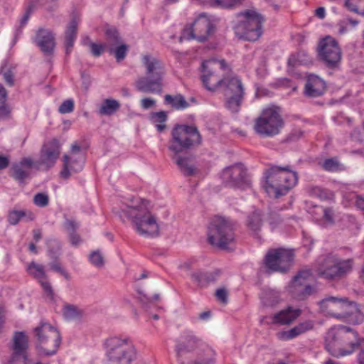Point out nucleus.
I'll return each instance as SVG.
<instances>
[{
    "mask_svg": "<svg viewBox=\"0 0 364 364\" xmlns=\"http://www.w3.org/2000/svg\"><path fill=\"white\" fill-rule=\"evenodd\" d=\"M148 201L139 199V204L129 205L122 210L120 217L130 219L135 231L145 237H154L159 235V225L148 208Z\"/></svg>",
    "mask_w": 364,
    "mask_h": 364,
    "instance_id": "1",
    "label": "nucleus"
},
{
    "mask_svg": "<svg viewBox=\"0 0 364 364\" xmlns=\"http://www.w3.org/2000/svg\"><path fill=\"white\" fill-rule=\"evenodd\" d=\"M141 63L145 68L146 77H140L135 82L137 90L145 93L161 94L163 90V78L165 75L164 63L151 55H144Z\"/></svg>",
    "mask_w": 364,
    "mask_h": 364,
    "instance_id": "2",
    "label": "nucleus"
},
{
    "mask_svg": "<svg viewBox=\"0 0 364 364\" xmlns=\"http://www.w3.org/2000/svg\"><path fill=\"white\" fill-rule=\"evenodd\" d=\"M318 304L323 313L338 319L353 324H360L364 321V314L357 304L348 301L346 297H326L319 301Z\"/></svg>",
    "mask_w": 364,
    "mask_h": 364,
    "instance_id": "3",
    "label": "nucleus"
},
{
    "mask_svg": "<svg viewBox=\"0 0 364 364\" xmlns=\"http://www.w3.org/2000/svg\"><path fill=\"white\" fill-rule=\"evenodd\" d=\"M325 341L326 348L335 357L351 354L360 344L358 333L342 325L331 328L327 332Z\"/></svg>",
    "mask_w": 364,
    "mask_h": 364,
    "instance_id": "4",
    "label": "nucleus"
},
{
    "mask_svg": "<svg viewBox=\"0 0 364 364\" xmlns=\"http://www.w3.org/2000/svg\"><path fill=\"white\" fill-rule=\"evenodd\" d=\"M264 188L274 198L285 196L297 183L298 176L289 166H271L264 173Z\"/></svg>",
    "mask_w": 364,
    "mask_h": 364,
    "instance_id": "5",
    "label": "nucleus"
},
{
    "mask_svg": "<svg viewBox=\"0 0 364 364\" xmlns=\"http://www.w3.org/2000/svg\"><path fill=\"white\" fill-rule=\"evenodd\" d=\"M104 346L109 364H132L136 358V349L129 337H110Z\"/></svg>",
    "mask_w": 364,
    "mask_h": 364,
    "instance_id": "6",
    "label": "nucleus"
},
{
    "mask_svg": "<svg viewBox=\"0 0 364 364\" xmlns=\"http://www.w3.org/2000/svg\"><path fill=\"white\" fill-rule=\"evenodd\" d=\"M236 223L229 218L215 216L208 228V240L210 245L223 250L228 248L235 239Z\"/></svg>",
    "mask_w": 364,
    "mask_h": 364,
    "instance_id": "7",
    "label": "nucleus"
},
{
    "mask_svg": "<svg viewBox=\"0 0 364 364\" xmlns=\"http://www.w3.org/2000/svg\"><path fill=\"white\" fill-rule=\"evenodd\" d=\"M201 142L202 136L196 126L176 124L171 131L168 148L173 154H178L200 145Z\"/></svg>",
    "mask_w": 364,
    "mask_h": 364,
    "instance_id": "8",
    "label": "nucleus"
},
{
    "mask_svg": "<svg viewBox=\"0 0 364 364\" xmlns=\"http://www.w3.org/2000/svg\"><path fill=\"white\" fill-rule=\"evenodd\" d=\"M230 71L229 65L223 59L205 60L201 64L200 80L208 90L215 92L223 87L226 74Z\"/></svg>",
    "mask_w": 364,
    "mask_h": 364,
    "instance_id": "9",
    "label": "nucleus"
},
{
    "mask_svg": "<svg viewBox=\"0 0 364 364\" xmlns=\"http://www.w3.org/2000/svg\"><path fill=\"white\" fill-rule=\"evenodd\" d=\"M242 19L234 26L237 36L248 41H255L262 35L263 17L255 11L247 10L238 14Z\"/></svg>",
    "mask_w": 364,
    "mask_h": 364,
    "instance_id": "10",
    "label": "nucleus"
},
{
    "mask_svg": "<svg viewBox=\"0 0 364 364\" xmlns=\"http://www.w3.org/2000/svg\"><path fill=\"white\" fill-rule=\"evenodd\" d=\"M283 126L284 120L279 109L270 107L263 109L260 116L256 119L254 129L262 136L272 137L280 132Z\"/></svg>",
    "mask_w": 364,
    "mask_h": 364,
    "instance_id": "11",
    "label": "nucleus"
},
{
    "mask_svg": "<svg viewBox=\"0 0 364 364\" xmlns=\"http://www.w3.org/2000/svg\"><path fill=\"white\" fill-rule=\"evenodd\" d=\"M353 266V260L351 259L342 260L328 255L318 262L316 272L325 279H338L350 273Z\"/></svg>",
    "mask_w": 364,
    "mask_h": 364,
    "instance_id": "12",
    "label": "nucleus"
},
{
    "mask_svg": "<svg viewBox=\"0 0 364 364\" xmlns=\"http://www.w3.org/2000/svg\"><path fill=\"white\" fill-rule=\"evenodd\" d=\"M222 90L225 98V107L230 112H238L245 95L241 79L235 75H226Z\"/></svg>",
    "mask_w": 364,
    "mask_h": 364,
    "instance_id": "13",
    "label": "nucleus"
},
{
    "mask_svg": "<svg viewBox=\"0 0 364 364\" xmlns=\"http://www.w3.org/2000/svg\"><path fill=\"white\" fill-rule=\"evenodd\" d=\"M34 331L38 339L37 348L46 355L55 354L61 342L59 331L48 323H41Z\"/></svg>",
    "mask_w": 364,
    "mask_h": 364,
    "instance_id": "14",
    "label": "nucleus"
},
{
    "mask_svg": "<svg viewBox=\"0 0 364 364\" xmlns=\"http://www.w3.org/2000/svg\"><path fill=\"white\" fill-rule=\"evenodd\" d=\"M216 22V19L212 16L200 14L189 28L183 29L181 39H196L199 42H203L214 33Z\"/></svg>",
    "mask_w": 364,
    "mask_h": 364,
    "instance_id": "15",
    "label": "nucleus"
},
{
    "mask_svg": "<svg viewBox=\"0 0 364 364\" xmlns=\"http://www.w3.org/2000/svg\"><path fill=\"white\" fill-rule=\"evenodd\" d=\"M9 349L11 353L8 364H31L28 338L25 332H14Z\"/></svg>",
    "mask_w": 364,
    "mask_h": 364,
    "instance_id": "16",
    "label": "nucleus"
},
{
    "mask_svg": "<svg viewBox=\"0 0 364 364\" xmlns=\"http://www.w3.org/2000/svg\"><path fill=\"white\" fill-rule=\"evenodd\" d=\"M312 275L309 269L301 270L294 277L288 286V291L298 300H304L315 294V287L309 284Z\"/></svg>",
    "mask_w": 364,
    "mask_h": 364,
    "instance_id": "17",
    "label": "nucleus"
},
{
    "mask_svg": "<svg viewBox=\"0 0 364 364\" xmlns=\"http://www.w3.org/2000/svg\"><path fill=\"white\" fill-rule=\"evenodd\" d=\"M223 183L228 187L244 189L250 186L247 170L241 164L224 168L221 173Z\"/></svg>",
    "mask_w": 364,
    "mask_h": 364,
    "instance_id": "18",
    "label": "nucleus"
},
{
    "mask_svg": "<svg viewBox=\"0 0 364 364\" xmlns=\"http://www.w3.org/2000/svg\"><path fill=\"white\" fill-rule=\"evenodd\" d=\"M293 259L294 254L291 251L279 248L268 252L265 264L272 271L285 272L289 269Z\"/></svg>",
    "mask_w": 364,
    "mask_h": 364,
    "instance_id": "19",
    "label": "nucleus"
},
{
    "mask_svg": "<svg viewBox=\"0 0 364 364\" xmlns=\"http://www.w3.org/2000/svg\"><path fill=\"white\" fill-rule=\"evenodd\" d=\"M60 144L57 139L45 143L41 149L39 159L35 161V167L47 171L54 166L60 156Z\"/></svg>",
    "mask_w": 364,
    "mask_h": 364,
    "instance_id": "20",
    "label": "nucleus"
},
{
    "mask_svg": "<svg viewBox=\"0 0 364 364\" xmlns=\"http://www.w3.org/2000/svg\"><path fill=\"white\" fill-rule=\"evenodd\" d=\"M318 54L325 65L331 68L337 67L341 59V51L338 43L330 36L320 42Z\"/></svg>",
    "mask_w": 364,
    "mask_h": 364,
    "instance_id": "21",
    "label": "nucleus"
},
{
    "mask_svg": "<svg viewBox=\"0 0 364 364\" xmlns=\"http://www.w3.org/2000/svg\"><path fill=\"white\" fill-rule=\"evenodd\" d=\"M202 340L191 330L183 331L176 341V352L178 357L193 352L201 346Z\"/></svg>",
    "mask_w": 364,
    "mask_h": 364,
    "instance_id": "22",
    "label": "nucleus"
},
{
    "mask_svg": "<svg viewBox=\"0 0 364 364\" xmlns=\"http://www.w3.org/2000/svg\"><path fill=\"white\" fill-rule=\"evenodd\" d=\"M33 41L44 55L53 54L55 47V38L52 31L43 28H39L36 31Z\"/></svg>",
    "mask_w": 364,
    "mask_h": 364,
    "instance_id": "23",
    "label": "nucleus"
},
{
    "mask_svg": "<svg viewBox=\"0 0 364 364\" xmlns=\"http://www.w3.org/2000/svg\"><path fill=\"white\" fill-rule=\"evenodd\" d=\"M35 166V161L30 157H24L11 167V177L20 183L31 178V168Z\"/></svg>",
    "mask_w": 364,
    "mask_h": 364,
    "instance_id": "24",
    "label": "nucleus"
},
{
    "mask_svg": "<svg viewBox=\"0 0 364 364\" xmlns=\"http://www.w3.org/2000/svg\"><path fill=\"white\" fill-rule=\"evenodd\" d=\"M85 163V157L83 154L78 156H63V168L60 171V176L63 178H68L71 174L77 173L82 170Z\"/></svg>",
    "mask_w": 364,
    "mask_h": 364,
    "instance_id": "25",
    "label": "nucleus"
},
{
    "mask_svg": "<svg viewBox=\"0 0 364 364\" xmlns=\"http://www.w3.org/2000/svg\"><path fill=\"white\" fill-rule=\"evenodd\" d=\"M301 314L300 309L287 306V308L274 314L272 317V323L285 326L290 325Z\"/></svg>",
    "mask_w": 364,
    "mask_h": 364,
    "instance_id": "26",
    "label": "nucleus"
},
{
    "mask_svg": "<svg viewBox=\"0 0 364 364\" xmlns=\"http://www.w3.org/2000/svg\"><path fill=\"white\" fill-rule=\"evenodd\" d=\"M314 322L311 320L304 321L299 323L294 328L288 330L279 332L277 337L280 340L288 341L293 339L311 329L314 328Z\"/></svg>",
    "mask_w": 364,
    "mask_h": 364,
    "instance_id": "27",
    "label": "nucleus"
},
{
    "mask_svg": "<svg viewBox=\"0 0 364 364\" xmlns=\"http://www.w3.org/2000/svg\"><path fill=\"white\" fill-rule=\"evenodd\" d=\"M326 90L325 82L314 75H310L305 85V95L311 97H316L323 95Z\"/></svg>",
    "mask_w": 364,
    "mask_h": 364,
    "instance_id": "28",
    "label": "nucleus"
},
{
    "mask_svg": "<svg viewBox=\"0 0 364 364\" xmlns=\"http://www.w3.org/2000/svg\"><path fill=\"white\" fill-rule=\"evenodd\" d=\"M172 159L177 164L181 172L185 176H191L196 173V169L191 157L181 156L178 154H174L172 156Z\"/></svg>",
    "mask_w": 364,
    "mask_h": 364,
    "instance_id": "29",
    "label": "nucleus"
},
{
    "mask_svg": "<svg viewBox=\"0 0 364 364\" xmlns=\"http://www.w3.org/2000/svg\"><path fill=\"white\" fill-rule=\"evenodd\" d=\"M35 219V215L28 210H11L8 213L7 220L11 225H17L21 220L30 222Z\"/></svg>",
    "mask_w": 364,
    "mask_h": 364,
    "instance_id": "30",
    "label": "nucleus"
},
{
    "mask_svg": "<svg viewBox=\"0 0 364 364\" xmlns=\"http://www.w3.org/2000/svg\"><path fill=\"white\" fill-rule=\"evenodd\" d=\"M78 22L75 18L72 19L65 31V53L69 55L72 51L76 38Z\"/></svg>",
    "mask_w": 364,
    "mask_h": 364,
    "instance_id": "31",
    "label": "nucleus"
},
{
    "mask_svg": "<svg viewBox=\"0 0 364 364\" xmlns=\"http://www.w3.org/2000/svg\"><path fill=\"white\" fill-rule=\"evenodd\" d=\"M120 108V103L117 100L105 99L101 103L98 113L102 116H111Z\"/></svg>",
    "mask_w": 364,
    "mask_h": 364,
    "instance_id": "32",
    "label": "nucleus"
},
{
    "mask_svg": "<svg viewBox=\"0 0 364 364\" xmlns=\"http://www.w3.org/2000/svg\"><path fill=\"white\" fill-rule=\"evenodd\" d=\"M164 103L171 105L173 108L177 110L185 109L190 105L181 94L176 95H166L164 96Z\"/></svg>",
    "mask_w": 364,
    "mask_h": 364,
    "instance_id": "33",
    "label": "nucleus"
},
{
    "mask_svg": "<svg viewBox=\"0 0 364 364\" xmlns=\"http://www.w3.org/2000/svg\"><path fill=\"white\" fill-rule=\"evenodd\" d=\"M309 193L310 196L318 198L321 200H333L334 199V194L332 191L318 186L309 188Z\"/></svg>",
    "mask_w": 364,
    "mask_h": 364,
    "instance_id": "34",
    "label": "nucleus"
},
{
    "mask_svg": "<svg viewBox=\"0 0 364 364\" xmlns=\"http://www.w3.org/2000/svg\"><path fill=\"white\" fill-rule=\"evenodd\" d=\"M207 5L213 8L231 9L242 4V0H208Z\"/></svg>",
    "mask_w": 364,
    "mask_h": 364,
    "instance_id": "35",
    "label": "nucleus"
},
{
    "mask_svg": "<svg viewBox=\"0 0 364 364\" xmlns=\"http://www.w3.org/2000/svg\"><path fill=\"white\" fill-rule=\"evenodd\" d=\"M27 272L38 281L47 279L45 268L42 264L34 262H31L27 267Z\"/></svg>",
    "mask_w": 364,
    "mask_h": 364,
    "instance_id": "36",
    "label": "nucleus"
},
{
    "mask_svg": "<svg viewBox=\"0 0 364 364\" xmlns=\"http://www.w3.org/2000/svg\"><path fill=\"white\" fill-rule=\"evenodd\" d=\"M191 278L194 282H197L198 285L202 287L206 286L210 282L215 280L214 275L209 272H197L191 274Z\"/></svg>",
    "mask_w": 364,
    "mask_h": 364,
    "instance_id": "37",
    "label": "nucleus"
},
{
    "mask_svg": "<svg viewBox=\"0 0 364 364\" xmlns=\"http://www.w3.org/2000/svg\"><path fill=\"white\" fill-rule=\"evenodd\" d=\"M105 36L107 40L106 46L109 48L117 46L120 43V37L117 30L115 28L109 27L105 30Z\"/></svg>",
    "mask_w": 364,
    "mask_h": 364,
    "instance_id": "38",
    "label": "nucleus"
},
{
    "mask_svg": "<svg viewBox=\"0 0 364 364\" xmlns=\"http://www.w3.org/2000/svg\"><path fill=\"white\" fill-rule=\"evenodd\" d=\"M280 301V296L278 291L269 290L265 293L263 297V304L267 306H274Z\"/></svg>",
    "mask_w": 364,
    "mask_h": 364,
    "instance_id": "39",
    "label": "nucleus"
},
{
    "mask_svg": "<svg viewBox=\"0 0 364 364\" xmlns=\"http://www.w3.org/2000/svg\"><path fill=\"white\" fill-rule=\"evenodd\" d=\"M108 50L110 54H114L117 61L119 62L125 58L128 46L125 44H118L116 48H114V46L109 48Z\"/></svg>",
    "mask_w": 364,
    "mask_h": 364,
    "instance_id": "40",
    "label": "nucleus"
},
{
    "mask_svg": "<svg viewBox=\"0 0 364 364\" xmlns=\"http://www.w3.org/2000/svg\"><path fill=\"white\" fill-rule=\"evenodd\" d=\"M247 225L253 231L259 230L262 225L261 215L258 211L253 212L248 216Z\"/></svg>",
    "mask_w": 364,
    "mask_h": 364,
    "instance_id": "41",
    "label": "nucleus"
},
{
    "mask_svg": "<svg viewBox=\"0 0 364 364\" xmlns=\"http://www.w3.org/2000/svg\"><path fill=\"white\" fill-rule=\"evenodd\" d=\"M306 53L304 51H299L296 54H293L289 57L288 64L289 65L294 67L300 64L306 63L308 62V60L306 59Z\"/></svg>",
    "mask_w": 364,
    "mask_h": 364,
    "instance_id": "42",
    "label": "nucleus"
},
{
    "mask_svg": "<svg viewBox=\"0 0 364 364\" xmlns=\"http://www.w3.org/2000/svg\"><path fill=\"white\" fill-rule=\"evenodd\" d=\"M63 314L67 319H74L80 316V311L77 307L71 304H66L63 309Z\"/></svg>",
    "mask_w": 364,
    "mask_h": 364,
    "instance_id": "43",
    "label": "nucleus"
},
{
    "mask_svg": "<svg viewBox=\"0 0 364 364\" xmlns=\"http://www.w3.org/2000/svg\"><path fill=\"white\" fill-rule=\"evenodd\" d=\"M87 42H89L91 48V53L94 56L98 57L101 55L104 52L105 48L106 46L105 45L97 44L92 42H90V38L88 37H86L83 39V43L85 44L87 43Z\"/></svg>",
    "mask_w": 364,
    "mask_h": 364,
    "instance_id": "44",
    "label": "nucleus"
},
{
    "mask_svg": "<svg viewBox=\"0 0 364 364\" xmlns=\"http://www.w3.org/2000/svg\"><path fill=\"white\" fill-rule=\"evenodd\" d=\"M90 261L97 267H102L104 265V258L99 250L94 251L90 254Z\"/></svg>",
    "mask_w": 364,
    "mask_h": 364,
    "instance_id": "45",
    "label": "nucleus"
},
{
    "mask_svg": "<svg viewBox=\"0 0 364 364\" xmlns=\"http://www.w3.org/2000/svg\"><path fill=\"white\" fill-rule=\"evenodd\" d=\"M49 198L47 194L38 193L33 198V203L38 207H46L48 205Z\"/></svg>",
    "mask_w": 364,
    "mask_h": 364,
    "instance_id": "46",
    "label": "nucleus"
},
{
    "mask_svg": "<svg viewBox=\"0 0 364 364\" xmlns=\"http://www.w3.org/2000/svg\"><path fill=\"white\" fill-rule=\"evenodd\" d=\"M360 0H346L345 6L350 11L360 14Z\"/></svg>",
    "mask_w": 364,
    "mask_h": 364,
    "instance_id": "47",
    "label": "nucleus"
},
{
    "mask_svg": "<svg viewBox=\"0 0 364 364\" xmlns=\"http://www.w3.org/2000/svg\"><path fill=\"white\" fill-rule=\"evenodd\" d=\"M74 109V102L73 100L64 101L59 107L58 111L61 114L70 113Z\"/></svg>",
    "mask_w": 364,
    "mask_h": 364,
    "instance_id": "48",
    "label": "nucleus"
},
{
    "mask_svg": "<svg viewBox=\"0 0 364 364\" xmlns=\"http://www.w3.org/2000/svg\"><path fill=\"white\" fill-rule=\"evenodd\" d=\"M338 167V162L335 159H326L322 164V168L327 171H334Z\"/></svg>",
    "mask_w": 364,
    "mask_h": 364,
    "instance_id": "49",
    "label": "nucleus"
},
{
    "mask_svg": "<svg viewBox=\"0 0 364 364\" xmlns=\"http://www.w3.org/2000/svg\"><path fill=\"white\" fill-rule=\"evenodd\" d=\"M323 219L330 223L333 224L334 223V216L335 213L334 210L332 208L330 207H323Z\"/></svg>",
    "mask_w": 364,
    "mask_h": 364,
    "instance_id": "50",
    "label": "nucleus"
},
{
    "mask_svg": "<svg viewBox=\"0 0 364 364\" xmlns=\"http://www.w3.org/2000/svg\"><path fill=\"white\" fill-rule=\"evenodd\" d=\"M151 119L154 123H164L167 120V114L164 111L154 112L151 114Z\"/></svg>",
    "mask_w": 364,
    "mask_h": 364,
    "instance_id": "51",
    "label": "nucleus"
},
{
    "mask_svg": "<svg viewBox=\"0 0 364 364\" xmlns=\"http://www.w3.org/2000/svg\"><path fill=\"white\" fill-rule=\"evenodd\" d=\"M37 6L35 4L34 2H31L28 6V8L24 14V15L23 16V17L21 18V21H20V24H21V26L23 27L24 26L29 18H30V15L33 12V11L34 10V9Z\"/></svg>",
    "mask_w": 364,
    "mask_h": 364,
    "instance_id": "52",
    "label": "nucleus"
},
{
    "mask_svg": "<svg viewBox=\"0 0 364 364\" xmlns=\"http://www.w3.org/2000/svg\"><path fill=\"white\" fill-rule=\"evenodd\" d=\"M37 6L35 4L34 2H31L28 6V8L24 14V15L23 16V17L21 18V21H20V24H21V26L23 27L24 26L29 18H30V15L33 12V11L34 10V9Z\"/></svg>",
    "mask_w": 364,
    "mask_h": 364,
    "instance_id": "53",
    "label": "nucleus"
},
{
    "mask_svg": "<svg viewBox=\"0 0 364 364\" xmlns=\"http://www.w3.org/2000/svg\"><path fill=\"white\" fill-rule=\"evenodd\" d=\"M215 296L221 303L226 304L228 301V293L225 288L217 289Z\"/></svg>",
    "mask_w": 364,
    "mask_h": 364,
    "instance_id": "54",
    "label": "nucleus"
},
{
    "mask_svg": "<svg viewBox=\"0 0 364 364\" xmlns=\"http://www.w3.org/2000/svg\"><path fill=\"white\" fill-rule=\"evenodd\" d=\"M38 282L41 283L43 289L48 294V296H50V298H53V289L50 284L47 281V279H41Z\"/></svg>",
    "mask_w": 364,
    "mask_h": 364,
    "instance_id": "55",
    "label": "nucleus"
},
{
    "mask_svg": "<svg viewBox=\"0 0 364 364\" xmlns=\"http://www.w3.org/2000/svg\"><path fill=\"white\" fill-rule=\"evenodd\" d=\"M11 114V109L6 103L0 104V119H6Z\"/></svg>",
    "mask_w": 364,
    "mask_h": 364,
    "instance_id": "56",
    "label": "nucleus"
},
{
    "mask_svg": "<svg viewBox=\"0 0 364 364\" xmlns=\"http://www.w3.org/2000/svg\"><path fill=\"white\" fill-rule=\"evenodd\" d=\"M140 102L143 109H148L155 105L156 100L150 97H146L142 99Z\"/></svg>",
    "mask_w": 364,
    "mask_h": 364,
    "instance_id": "57",
    "label": "nucleus"
},
{
    "mask_svg": "<svg viewBox=\"0 0 364 364\" xmlns=\"http://www.w3.org/2000/svg\"><path fill=\"white\" fill-rule=\"evenodd\" d=\"M51 269H53L54 271L57 272H59L66 279H68V280L70 279L69 274L61 267V266H60V264L59 263H53L51 264Z\"/></svg>",
    "mask_w": 364,
    "mask_h": 364,
    "instance_id": "58",
    "label": "nucleus"
},
{
    "mask_svg": "<svg viewBox=\"0 0 364 364\" xmlns=\"http://www.w3.org/2000/svg\"><path fill=\"white\" fill-rule=\"evenodd\" d=\"M77 228V224L73 220H67L65 222V228L69 232V234L75 232Z\"/></svg>",
    "mask_w": 364,
    "mask_h": 364,
    "instance_id": "59",
    "label": "nucleus"
},
{
    "mask_svg": "<svg viewBox=\"0 0 364 364\" xmlns=\"http://www.w3.org/2000/svg\"><path fill=\"white\" fill-rule=\"evenodd\" d=\"M4 80L6 83L11 87L14 85V75L11 70H8L3 74Z\"/></svg>",
    "mask_w": 364,
    "mask_h": 364,
    "instance_id": "60",
    "label": "nucleus"
},
{
    "mask_svg": "<svg viewBox=\"0 0 364 364\" xmlns=\"http://www.w3.org/2000/svg\"><path fill=\"white\" fill-rule=\"evenodd\" d=\"M8 93L5 87L0 84V104L6 103L7 100Z\"/></svg>",
    "mask_w": 364,
    "mask_h": 364,
    "instance_id": "61",
    "label": "nucleus"
},
{
    "mask_svg": "<svg viewBox=\"0 0 364 364\" xmlns=\"http://www.w3.org/2000/svg\"><path fill=\"white\" fill-rule=\"evenodd\" d=\"M355 205L364 214V197L358 196L355 199Z\"/></svg>",
    "mask_w": 364,
    "mask_h": 364,
    "instance_id": "62",
    "label": "nucleus"
},
{
    "mask_svg": "<svg viewBox=\"0 0 364 364\" xmlns=\"http://www.w3.org/2000/svg\"><path fill=\"white\" fill-rule=\"evenodd\" d=\"M9 164V160L8 157L0 155V170L7 168Z\"/></svg>",
    "mask_w": 364,
    "mask_h": 364,
    "instance_id": "63",
    "label": "nucleus"
},
{
    "mask_svg": "<svg viewBox=\"0 0 364 364\" xmlns=\"http://www.w3.org/2000/svg\"><path fill=\"white\" fill-rule=\"evenodd\" d=\"M70 240L73 245H77L80 243V239L78 235L75 232H73L70 234Z\"/></svg>",
    "mask_w": 364,
    "mask_h": 364,
    "instance_id": "64",
    "label": "nucleus"
}]
</instances>
